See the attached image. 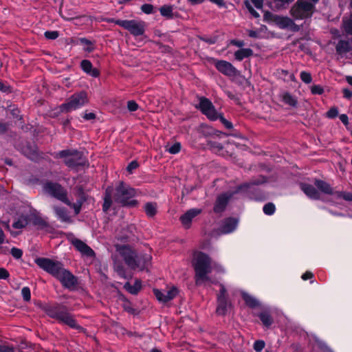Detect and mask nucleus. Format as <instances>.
I'll list each match as a JSON object with an SVG mask.
<instances>
[{
  "label": "nucleus",
  "mask_w": 352,
  "mask_h": 352,
  "mask_svg": "<svg viewBox=\"0 0 352 352\" xmlns=\"http://www.w3.org/2000/svg\"><path fill=\"white\" fill-rule=\"evenodd\" d=\"M88 102L87 94L85 91H80L72 95L65 103L60 107V111L68 113L81 108Z\"/></svg>",
  "instance_id": "obj_6"
},
{
  "label": "nucleus",
  "mask_w": 352,
  "mask_h": 352,
  "mask_svg": "<svg viewBox=\"0 0 352 352\" xmlns=\"http://www.w3.org/2000/svg\"><path fill=\"white\" fill-rule=\"evenodd\" d=\"M214 66L217 69L227 76H236L238 74L237 69L229 62L223 60H214Z\"/></svg>",
  "instance_id": "obj_13"
},
{
  "label": "nucleus",
  "mask_w": 352,
  "mask_h": 352,
  "mask_svg": "<svg viewBox=\"0 0 352 352\" xmlns=\"http://www.w3.org/2000/svg\"><path fill=\"white\" fill-rule=\"evenodd\" d=\"M58 156L64 158L65 164L69 168H77L86 164V160L82 157V155L77 151H62L58 153Z\"/></svg>",
  "instance_id": "obj_9"
},
{
  "label": "nucleus",
  "mask_w": 352,
  "mask_h": 352,
  "mask_svg": "<svg viewBox=\"0 0 352 352\" xmlns=\"http://www.w3.org/2000/svg\"><path fill=\"white\" fill-rule=\"evenodd\" d=\"M221 120V122L224 124V126L227 129H232V124L228 121L226 119H225L221 114H219V118Z\"/></svg>",
  "instance_id": "obj_54"
},
{
  "label": "nucleus",
  "mask_w": 352,
  "mask_h": 352,
  "mask_svg": "<svg viewBox=\"0 0 352 352\" xmlns=\"http://www.w3.org/2000/svg\"><path fill=\"white\" fill-rule=\"evenodd\" d=\"M80 42L84 46L83 49L85 51L91 52L94 50L93 44L89 40L82 38L80 39Z\"/></svg>",
  "instance_id": "obj_39"
},
{
  "label": "nucleus",
  "mask_w": 352,
  "mask_h": 352,
  "mask_svg": "<svg viewBox=\"0 0 352 352\" xmlns=\"http://www.w3.org/2000/svg\"><path fill=\"white\" fill-rule=\"evenodd\" d=\"M294 0H273L274 7L276 9H280L285 8L286 5H288Z\"/></svg>",
  "instance_id": "obj_41"
},
{
  "label": "nucleus",
  "mask_w": 352,
  "mask_h": 352,
  "mask_svg": "<svg viewBox=\"0 0 352 352\" xmlns=\"http://www.w3.org/2000/svg\"><path fill=\"white\" fill-rule=\"evenodd\" d=\"M107 21L120 25L135 36H141L144 32V23L141 21L109 19Z\"/></svg>",
  "instance_id": "obj_7"
},
{
  "label": "nucleus",
  "mask_w": 352,
  "mask_h": 352,
  "mask_svg": "<svg viewBox=\"0 0 352 352\" xmlns=\"http://www.w3.org/2000/svg\"><path fill=\"white\" fill-rule=\"evenodd\" d=\"M127 108L130 111H135L138 108V104L133 100L127 102Z\"/></svg>",
  "instance_id": "obj_53"
},
{
  "label": "nucleus",
  "mask_w": 352,
  "mask_h": 352,
  "mask_svg": "<svg viewBox=\"0 0 352 352\" xmlns=\"http://www.w3.org/2000/svg\"><path fill=\"white\" fill-rule=\"evenodd\" d=\"M338 116V110L336 107H332L327 112V117L329 118H335Z\"/></svg>",
  "instance_id": "obj_49"
},
{
  "label": "nucleus",
  "mask_w": 352,
  "mask_h": 352,
  "mask_svg": "<svg viewBox=\"0 0 352 352\" xmlns=\"http://www.w3.org/2000/svg\"><path fill=\"white\" fill-rule=\"evenodd\" d=\"M253 54V52L250 48H242L235 52L234 58L236 60L241 61L243 59L250 57Z\"/></svg>",
  "instance_id": "obj_29"
},
{
  "label": "nucleus",
  "mask_w": 352,
  "mask_h": 352,
  "mask_svg": "<svg viewBox=\"0 0 352 352\" xmlns=\"http://www.w3.org/2000/svg\"><path fill=\"white\" fill-rule=\"evenodd\" d=\"M141 10L145 14H151L153 11V6L148 3L143 4L141 6Z\"/></svg>",
  "instance_id": "obj_47"
},
{
  "label": "nucleus",
  "mask_w": 352,
  "mask_h": 352,
  "mask_svg": "<svg viewBox=\"0 0 352 352\" xmlns=\"http://www.w3.org/2000/svg\"><path fill=\"white\" fill-rule=\"evenodd\" d=\"M300 188L309 198L313 199H318L320 198V193L314 186L307 184H301Z\"/></svg>",
  "instance_id": "obj_22"
},
{
  "label": "nucleus",
  "mask_w": 352,
  "mask_h": 352,
  "mask_svg": "<svg viewBox=\"0 0 352 352\" xmlns=\"http://www.w3.org/2000/svg\"><path fill=\"white\" fill-rule=\"evenodd\" d=\"M196 108L199 109L210 120H217L219 118V113L214 105L206 98L201 97L199 104L196 105Z\"/></svg>",
  "instance_id": "obj_10"
},
{
  "label": "nucleus",
  "mask_w": 352,
  "mask_h": 352,
  "mask_svg": "<svg viewBox=\"0 0 352 352\" xmlns=\"http://www.w3.org/2000/svg\"><path fill=\"white\" fill-rule=\"evenodd\" d=\"M36 265L56 278L63 270V265L61 262L47 258H38L35 260Z\"/></svg>",
  "instance_id": "obj_8"
},
{
  "label": "nucleus",
  "mask_w": 352,
  "mask_h": 352,
  "mask_svg": "<svg viewBox=\"0 0 352 352\" xmlns=\"http://www.w3.org/2000/svg\"><path fill=\"white\" fill-rule=\"evenodd\" d=\"M265 343L263 340H256L254 343L253 348L256 352H261L265 347Z\"/></svg>",
  "instance_id": "obj_45"
},
{
  "label": "nucleus",
  "mask_w": 352,
  "mask_h": 352,
  "mask_svg": "<svg viewBox=\"0 0 352 352\" xmlns=\"http://www.w3.org/2000/svg\"><path fill=\"white\" fill-rule=\"evenodd\" d=\"M46 312L51 318H55L72 328H79L78 324L72 315L70 314L63 306L55 305L49 307L47 308Z\"/></svg>",
  "instance_id": "obj_5"
},
{
  "label": "nucleus",
  "mask_w": 352,
  "mask_h": 352,
  "mask_svg": "<svg viewBox=\"0 0 352 352\" xmlns=\"http://www.w3.org/2000/svg\"><path fill=\"white\" fill-rule=\"evenodd\" d=\"M30 218L28 214H22L14 221L12 227L15 229H22L25 228L29 223Z\"/></svg>",
  "instance_id": "obj_26"
},
{
  "label": "nucleus",
  "mask_w": 352,
  "mask_h": 352,
  "mask_svg": "<svg viewBox=\"0 0 352 352\" xmlns=\"http://www.w3.org/2000/svg\"><path fill=\"white\" fill-rule=\"evenodd\" d=\"M245 8L248 10L250 14L255 18H258L260 16L258 12H256L252 6V3L254 7L257 9H261L263 5V0H251V2L249 1H245L244 2Z\"/></svg>",
  "instance_id": "obj_21"
},
{
  "label": "nucleus",
  "mask_w": 352,
  "mask_h": 352,
  "mask_svg": "<svg viewBox=\"0 0 352 352\" xmlns=\"http://www.w3.org/2000/svg\"><path fill=\"white\" fill-rule=\"evenodd\" d=\"M340 197L344 200L352 201V192H342Z\"/></svg>",
  "instance_id": "obj_56"
},
{
  "label": "nucleus",
  "mask_w": 352,
  "mask_h": 352,
  "mask_svg": "<svg viewBox=\"0 0 352 352\" xmlns=\"http://www.w3.org/2000/svg\"><path fill=\"white\" fill-rule=\"evenodd\" d=\"M135 194L134 188L123 182H120L115 188L113 197L116 202L123 206L133 207L138 204V201L133 199Z\"/></svg>",
  "instance_id": "obj_3"
},
{
  "label": "nucleus",
  "mask_w": 352,
  "mask_h": 352,
  "mask_svg": "<svg viewBox=\"0 0 352 352\" xmlns=\"http://www.w3.org/2000/svg\"><path fill=\"white\" fill-rule=\"evenodd\" d=\"M57 279L67 288H72L77 284L76 278L68 270L63 268Z\"/></svg>",
  "instance_id": "obj_14"
},
{
  "label": "nucleus",
  "mask_w": 352,
  "mask_h": 352,
  "mask_svg": "<svg viewBox=\"0 0 352 352\" xmlns=\"http://www.w3.org/2000/svg\"><path fill=\"white\" fill-rule=\"evenodd\" d=\"M241 295L245 304L250 307L254 308L259 305V302L254 296L245 292H241Z\"/></svg>",
  "instance_id": "obj_30"
},
{
  "label": "nucleus",
  "mask_w": 352,
  "mask_h": 352,
  "mask_svg": "<svg viewBox=\"0 0 352 352\" xmlns=\"http://www.w3.org/2000/svg\"><path fill=\"white\" fill-rule=\"evenodd\" d=\"M232 195L231 193L228 192L219 196L214 207V212L219 213L223 211Z\"/></svg>",
  "instance_id": "obj_19"
},
{
  "label": "nucleus",
  "mask_w": 352,
  "mask_h": 352,
  "mask_svg": "<svg viewBox=\"0 0 352 352\" xmlns=\"http://www.w3.org/2000/svg\"><path fill=\"white\" fill-rule=\"evenodd\" d=\"M352 48V43L346 41H340L336 46V51L339 54H344Z\"/></svg>",
  "instance_id": "obj_28"
},
{
  "label": "nucleus",
  "mask_w": 352,
  "mask_h": 352,
  "mask_svg": "<svg viewBox=\"0 0 352 352\" xmlns=\"http://www.w3.org/2000/svg\"><path fill=\"white\" fill-rule=\"evenodd\" d=\"M343 28L347 34L352 35V12L349 19L343 20Z\"/></svg>",
  "instance_id": "obj_38"
},
{
  "label": "nucleus",
  "mask_w": 352,
  "mask_h": 352,
  "mask_svg": "<svg viewBox=\"0 0 352 352\" xmlns=\"http://www.w3.org/2000/svg\"><path fill=\"white\" fill-rule=\"evenodd\" d=\"M276 24L281 29H289L292 31H298V26L295 24L294 21L287 16H277L274 17Z\"/></svg>",
  "instance_id": "obj_16"
},
{
  "label": "nucleus",
  "mask_w": 352,
  "mask_h": 352,
  "mask_svg": "<svg viewBox=\"0 0 352 352\" xmlns=\"http://www.w3.org/2000/svg\"><path fill=\"white\" fill-rule=\"evenodd\" d=\"M231 306L232 305L227 298L226 289L223 285H221L220 293L217 296V313L219 315H226Z\"/></svg>",
  "instance_id": "obj_12"
},
{
  "label": "nucleus",
  "mask_w": 352,
  "mask_h": 352,
  "mask_svg": "<svg viewBox=\"0 0 352 352\" xmlns=\"http://www.w3.org/2000/svg\"><path fill=\"white\" fill-rule=\"evenodd\" d=\"M21 295H22L23 299L25 301H26V302L30 301V298H31V292H30V288L28 287H23L21 289Z\"/></svg>",
  "instance_id": "obj_43"
},
{
  "label": "nucleus",
  "mask_w": 352,
  "mask_h": 352,
  "mask_svg": "<svg viewBox=\"0 0 352 352\" xmlns=\"http://www.w3.org/2000/svg\"><path fill=\"white\" fill-rule=\"evenodd\" d=\"M311 91L313 94L320 95L323 93L324 89H323L322 87H321L320 85H315L311 87Z\"/></svg>",
  "instance_id": "obj_50"
},
{
  "label": "nucleus",
  "mask_w": 352,
  "mask_h": 352,
  "mask_svg": "<svg viewBox=\"0 0 352 352\" xmlns=\"http://www.w3.org/2000/svg\"><path fill=\"white\" fill-rule=\"evenodd\" d=\"M156 298L162 302H167L173 300L178 294L177 287H172L166 291H160L159 289L153 290Z\"/></svg>",
  "instance_id": "obj_15"
},
{
  "label": "nucleus",
  "mask_w": 352,
  "mask_h": 352,
  "mask_svg": "<svg viewBox=\"0 0 352 352\" xmlns=\"http://www.w3.org/2000/svg\"><path fill=\"white\" fill-rule=\"evenodd\" d=\"M238 226V219L236 218L226 219L222 223L221 231L223 234L232 232Z\"/></svg>",
  "instance_id": "obj_20"
},
{
  "label": "nucleus",
  "mask_w": 352,
  "mask_h": 352,
  "mask_svg": "<svg viewBox=\"0 0 352 352\" xmlns=\"http://www.w3.org/2000/svg\"><path fill=\"white\" fill-rule=\"evenodd\" d=\"M230 43H231V44H232L236 47H241L244 45V42L243 41L232 40Z\"/></svg>",
  "instance_id": "obj_59"
},
{
  "label": "nucleus",
  "mask_w": 352,
  "mask_h": 352,
  "mask_svg": "<svg viewBox=\"0 0 352 352\" xmlns=\"http://www.w3.org/2000/svg\"><path fill=\"white\" fill-rule=\"evenodd\" d=\"M0 352H16V349L12 346L0 344Z\"/></svg>",
  "instance_id": "obj_46"
},
{
  "label": "nucleus",
  "mask_w": 352,
  "mask_h": 352,
  "mask_svg": "<svg viewBox=\"0 0 352 352\" xmlns=\"http://www.w3.org/2000/svg\"><path fill=\"white\" fill-rule=\"evenodd\" d=\"M141 281L139 280H135L134 285H131L129 283H126L124 287L129 293L136 294L141 289Z\"/></svg>",
  "instance_id": "obj_33"
},
{
  "label": "nucleus",
  "mask_w": 352,
  "mask_h": 352,
  "mask_svg": "<svg viewBox=\"0 0 352 352\" xmlns=\"http://www.w3.org/2000/svg\"><path fill=\"white\" fill-rule=\"evenodd\" d=\"M173 7L172 6L165 5L160 8V12L162 16L170 19L173 17Z\"/></svg>",
  "instance_id": "obj_36"
},
{
  "label": "nucleus",
  "mask_w": 352,
  "mask_h": 352,
  "mask_svg": "<svg viewBox=\"0 0 352 352\" xmlns=\"http://www.w3.org/2000/svg\"><path fill=\"white\" fill-rule=\"evenodd\" d=\"M157 208V204L153 202H148L144 206V212L148 217H153L156 214Z\"/></svg>",
  "instance_id": "obj_31"
},
{
  "label": "nucleus",
  "mask_w": 352,
  "mask_h": 352,
  "mask_svg": "<svg viewBox=\"0 0 352 352\" xmlns=\"http://www.w3.org/2000/svg\"><path fill=\"white\" fill-rule=\"evenodd\" d=\"M261 183H262V182L258 181V182H254V183L243 184L238 187L237 192L254 190H256L255 186H257Z\"/></svg>",
  "instance_id": "obj_37"
},
{
  "label": "nucleus",
  "mask_w": 352,
  "mask_h": 352,
  "mask_svg": "<svg viewBox=\"0 0 352 352\" xmlns=\"http://www.w3.org/2000/svg\"><path fill=\"white\" fill-rule=\"evenodd\" d=\"M275 206L272 203H268L263 206V212L267 215H272L275 212Z\"/></svg>",
  "instance_id": "obj_40"
},
{
  "label": "nucleus",
  "mask_w": 352,
  "mask_h": 352,
  "mask_svg": "<svg viewBox=\"0 0 352 352\" xmlns=\"http://www.w3.org/2000/svg\"><path fill=\"white\" fill-rule=\"evenodd\" d=\"M315 186L323 193L327 195L333 194V189L331 186L322 180L317 179L315 181Z\"/></svg>",
  "instance_id": "obj_27"
},
{
  "label": "nucleus",
  "mask_w": 352,
  "mask_h": 352,
  "mask_svg": "<svg viewBox=\"0 0 352 352\" xmlns=\"http://www.w3.org/2000/svg\"><path fill=\"white\" fill-rule=\"evenodd\" d=\"M73 208L74 209L75 213L77 214L80 212V208H81V204H73Z\"/></svg>",
  "instance_id": "obj_62"
},
{
  "label": "nucleus",
  "mask_w": 352,
  "mask_h": 352,
  "mask_svg": "<svg viewBox=\"0 0 352 352\" xmlns=\"http://www.w3.org/2000/svg\"><path fill=\"white\" fill-rule=\"evenodd\" d=\"M312 342L314 347L320 349L322 352H333L326 344L316 336H313Z\"/></svg>",
  "instance_id": "obj_32"
},
{
  "label": "nucleus",
  "mask_w": 352,
  "mask_h": 352,
  "mask_svg": "<svg viewBox=\"0 0 352 352\" xmlns=\"http://www.w3.org/2000/svg\"><path fill=\"white\" fill-rule=\"evenodd\" d=\"M181 150V144L179 142H176L168 148H166V151L170 153V154H177Z\"/></svg>",
  "instance_id": "obj_42"
},
{
  "label": "nucleus",
  "mask_w": 352,
  "mask_h": 352,
  "mask_svg": "<svg viewBox=\"0 0 352 352\" xmlns=\"http://www.w3.org/2000/svg\"><path fill=\"white\" fill-rule=\"evenodd\" d=\"M313 277V274L310 272H306L302 275V279L304 280H307Z\"/></svg>",
  "instance_id": "obj_60"
},
{
  "label": "nucleus",
  "mask_w": 352,
  "mask_h": 352,
  "mask_svg": "<svg viewBox=\"0 0 352 352\" xmlns=\"http://www.w3.org/2000/svg\"><path fill=\"white\" fill-rule=\"evenodd\" d=\"M202 210L200 208H192L187 210L183 215L180 217V221L186 228H189L192 219L197 215L201 214Z\"/></svg>",
  "instance_id": "obj_17"
},
{
  "label": "nucleus",
  "mask_w": 352,
  "mask_h": 352,
  "mask_svg": "<svg viewBox=\"0 0 352 352\" xmlns=\"http://www.w3.org/2000/svg\"><path fill=\"white\" fill-rule=\"evenodd\" d=\"M80 66L82 69L90 76L93 77H98L99 76V72L96 69L93 68L92 64L89 60H82Z\"/></svg>",
  "instance_id": "obj_23"
},
{
  "label": "nucleus",
  "mask_w": 352,
  "mask_h": 352,
  "mask_svg": "<svg viewBox=\"0 0 352 352\" xmlns=\"http://www.w3.org/2000/svg\"><path fill=\"white\" fill-rule=\"evenodd\" d=\"M10 252H11L12 256L16 259L20 258L23 255L22 250L19 248H12L11 249Z\"/></svg>",
  "instance_id": "obj_48"
},
{
  "label": "nucleus",
  "mask_w": 352,
  "mask_h": 352,
  "mask_svg": "<svg viewBox=\"0 0 352 352\" xmlns=\"http://www.w3.org/2000/svg\"><path fill=\"white\" fill-rule=\"evenodd\" d=\"M258 317L260 318L263 325L266 327H269L272 324L273 320L267 311L261 312L258 315Z\"/></svg>",
  "instance_id": "obj_35"
},
{
  "label": "nucleus",
  "mask_w": 352,
  "mask_h": 352,
  "mask_svg": "<svg viewBox=\"0 0 352 352\" xmlns=\"http://www.w3.org/2000/svg\"><path fill=\"white\" fill-rule=\"evenodd\" d=\"M117 252L123 257L125 263L131 269H140L142 270L149 263L151 256L148 254L136 255L130 248L125 245H116Z\"/></svg>",
  "instance_id": "obj_2"
},
{
  "label": "nucleus",
  "mask_w": 352,
  "mask_h": 352,
  "mask_svg": "<svg viewBox=\"0 0 352 352\" xmlns=\"http://www.w3.org/2000/svg\"><path fill=\"white\" fill-rule=\"evenodd\" d=\"M44 190L46 192L56 197L58 200H60L69 206H72L71 203L67 199L65 190L60 185L51 182L47 183L44 186Z\"/></svg>",
  "instance_id": "obj_11"
},
{
  "label": "nucleus",
  "mask_w": 352,
  "mask_h": 352,
  "mask_svg": "<svg viewBox=\"0 0 352 352\" xmlns=\"http://www.w3.org/2000/svg\"><path fill=\"white\" fill-rule=\"evenodd\" d=\"M9 276L10 274L8 271L3 267H0V280H6Z\"/></svg>",
  "instance_id": "obj_52"
},
{
  "label": "nucleus",
  "mask_w": 352,
  "mask_h": 352,
  "mask_svg": "<svg viewBox=\"0 0 352 352\" xmlns=\"http://www.w3.org/2000/svg\"><path fill=\"white\" fill-rule=\"evenodd\" d=\"M248 35L252 38H256L258 36V32L254 30H249Z\"/></svg>",
  "instance_id": "obj_64"
},
{
  "label": "nucleus",
  "mask_w": 352,
  "mask_h": 352,
  "mask_svg": "<svg viewBox=\"0 0 352 352\" xmlns=\"http://www.w3.org/2000/svg\"><path fill=\"white\" fill-rule=\"evenodd\" d=\"M339 118H340V121L344 124H345V125L349 124V118L346 114H341Z\"/></svg>",
  "instance_id": "obj_58"
},
{
  "label": "nucleus",
  "mask_w": 352,
  "mask_h": 352,
  "mask_svg": "<svg viewBox=\"0 0 352 352\" xmlns=\"http://www.w3.org/2000/svg\"><path fill=\"white\" fill-rule=\"evenodd\" d=\"M45 36L49 39H56L58 36L56 31H47L45 32Z\"/></svg>",
  "instance_id": "obj_51"
},
{
  "label": "nucleus",
  "mask_w": 352,
  "mask_h": 352,
  "mask_svg": "<svg viewBox=\"0 0 352 352\" xmlns=\"http://www.w3.org/2000/svg\"><path fill=\"white\" fill-rule=\"evenodd\" d=\"M5 241H6V236H5L4 232L2 230V229L0 228V244L4 243Z\"/></svg>",
  "instance_id": "obj_63"
},
{
  "label": "nucleus",
  "mask_w": 352,
  "mask_h": 352,
  "mask_svg": "<svg viewBox=\"0 0 352 352\" xmlns=\"http://www.w3.org/2000/svg\"><path fill=\"white\" fill-rule=\"evenodd\" d=\"M344 96L346 98H351L352 97V91L348 89L343 90Z\"/></svg>",
  "instance_id": "obj_61"
},
{
  "label": "nucleus",
  "mask_w": 352,
  "mask_h": 352,
  "mask_svg": "<svg viewBox=\"0 0 352 352\" xmlns=\"http://www.w3.org/2000/svg\"><path fill=\"white\" fill-rule=\"evenodd\" d=\"M192 264L195 272V283L197 285L211 283L209 274L212 269L217 272H225L222 265L215 262L212 263L209 256L201 252H195L193 254Z\"/></svg>",
  "instance_id": "obj_1"
},
{
  "label": "nucleus",
  "mask_w": 352,
  "mask_h": 352,
  "mask_svg": "<svg viewBox=\"0 0 352 352\" xmlns=\"http://www.w3.org/2000/svg\"><path fill=\"white\" fill-rule=\"evenodd\" d=\"M83 118L87 120H94L96 118V115L92 112L85 113Z\"/></svg>",
  "instance_id": "obj_57"
},
{
  "label": "nucleus",
  "mask_w": 352,
  "mask_h": 352,
  "mask_svg": "<svg viewBox=\"0 0 352 352\" xmlns=\"http://www.w3.org/2000/svg\"><path fill=\"white\" fill-rule=\"evenodd\" d=\"M282 100L286 104L291 107H296L297 105L296 98L288 92H284L282 94Z\"/></svg>",
  "instance_id": "obj_34"
},
{
  "label": "nucleus",
  "mask_w": 352,
  "mask_h": 352,
  "mask_svg": "<svg viewBox=\"0 0 352 352\" xmlns=\"http://www.w3.org/2000/svg\"><path fill=\"white\" fill-rule=\"evenodd\" d=\"M319 0H298L290 10V14L296 20H302L312 16L315 5Z\"/></svg>",
  "instance_id": "obj_4"
},
{
  "label": "nucleus",
  "mask_w": 352,
  "mask_h": 352,
  "mask_svg": "<svg viewBox=\"0 0 352 352\" xmlns=\"http://www.w3.org/2000/svg\"><path fill=\"white\" fill-rule=\"evenodd\" d=\"M138 166V164L136 161H132L131 162L129 163V164L127 166V170L130 173L132 172L133 170L137 168V167Z\"/></svg>",
  "instance_id": "obj_55"
},
{
  "label": "nucleus",
  "mask_w": 352,
  "mask_h": 352,
  "mask_svg": "<svg viewBox=\"0 0 352 352\" xmlns=\"http://www.w3.org/2000/svg\"><path fill=\"white\" fill-rule=\"evenodd\" d=\"M300 79L305 83L309 84L311 82L312 77L310 73L303 71L300 72Z\"/></svg>",
  "instance_id": "obj_44"
},
{
  "label": "nucleus",
  "mask_w": 352,
  "mask_h": 352,
  "mask_svg": "<svg viewBox=\"0 0 352 352\" xmlns=\"http://www.w3.org/2000/svg\"><path fill=\"white\" fill-rule=\"evenodd\" d=\"M113 192V188L112 187H108L106 189L105 195L104 197V204H103V210L107 212L111 206L112 203V194Z\"/></svg>",
  "instance_id": "obj_25"
},
{
  "label": "nucleus",
  "mask_w": 352,
  "mask_h": 352,
  "mask_svg": "<svg viewBox=\"0 0 352 352\" xmlns=\"http://www.w3.org/2000/svg\"><path fill=\"white\" fill-rule=\"evenodd\" d=\"M54 210L56 213L57 218L62 222L69 223L71 221V218L67 212V211L63 208H60L58 206L54 207Z\"/></svg>",
  "instance_id": "obj_24"
},
{
  "label": "nucleus",
  "mask_w": 352,
  "mask_h": 352,
  "mask_svg": "<svg viewBox=\"0 0 352 352\" xmlns=\"http://www.w3.org/2000/svg\"><path fill=\"white\" fill-rule=\"evenodd\" d=\"M72 243L81 254L86 255L87 256H92L94 255V252L92 250V249H91L83 241L78 239H74L72 241Z\"/></svg>",
  "instance_id": "obj_18"
}]
</instances>
